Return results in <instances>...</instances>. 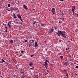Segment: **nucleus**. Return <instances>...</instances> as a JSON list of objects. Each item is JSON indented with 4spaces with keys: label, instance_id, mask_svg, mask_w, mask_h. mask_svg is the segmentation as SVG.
Instances as JSON below:
<instances>
[{
    "label": "nucleus",
    "instance_id": "ea45409f",
    "mask_svg": "<svg viewBox=\"0 0 78 78\" xmlns=\"http://www.w3.org/2000/svg\"><path fill=\"white\" fill-rule=\"evenodd\" d=\"M20 73H24V72H22L21 71H20Z\"/></svg>",
    "mask_w": 78,
    "mask_h": 78
},
{
    "label": "nucleus",
    "instance_id": "09e8293b",
    "mask_svg": "<svg viewBox=\"0 0 78 78\" xmlns=\"http://www.w3.org/2000/svg\"><path fill=\"white\" fill-rule=\"evenodd\" d=\"M11 62V60H9V62Z\"/></svg>",
    "mask_w": 78,
    "mask_h": 78
},
{
    "label": "nucleus",
    "instance_id": "39448f33",
    "mask_svg": "<svg viewBox=\"0 0 78 78\" xmlns=\"http://www.w3.org/2000/svg\"><path fill=\"white\" fill-rule=\"evenodd\" d=\"M23 6L24 8V9L26 10V11L28 10V8H27V6H26V5H23Z\"/></svg>",
    "mask_w": 78,
    "mask_h": 78
},
{
    "label": "nucleus",
    "instance_id": "e433bc0d",
    "mask_svg": "<svg viewBox=\"0 0 78 78\" xmlns=\"http://www.w3.org/2000/svg\"><path fill=\"white\" fill-rule=\"evenodd\" d=\"M58 55H61V53H60L58 54Z\"/></svg>",
    "mask_w": 78,
    "mask_h": 78
},
{
    "label": "nucleus",
    "instance_id": "9b49d317",
    "mask_svg": "<svg viewBox=\"0 0 78 78\" xmlns=\"http://www.w3.org/2000/svg\"><path fill=\"white\" fill-rule=\"evenodd\" d=\"M64 65H66V66H68L69 64L67 62H65L64 63Z\"/></svg>",
    "mask_w": 78,
    "mask_h": 78
},
{
    "label": "nucleus",
    "instance_id": "0eeeda50",
    "mask_svg": "<svg viewBox=\"0 0 78 78\" xmlns=\"http://www.w3.org/2000/svg\"><path fill=\"white\" fill-rule=\"evenodd\" d=\"M33 65V63L32 62H30L29 63V65L30 67H31V66H32Z\"/></svg>",
    "mask_w": 78,
    "mask_h": 78
},
{
    "label": "nucleus",
    "instance_id": "c756f323",
    "mask_svg": "<svg viewBox=\"0 0 78 78\" xmlns=\"http://www.w3.org/2000/svg\"><path fill=\"white\" fill-rule=\"evenodd\" d=\"M44 63H45V64H46V65H48V63L47 62H45Z\"/></svg>",
    "mask_w": 78,
    "mask_h": 78
},
{
    "label": "nucleus",
    "instance_id": "6e6d98bb",
    "mask_svg": "<svg viewBox=\"0 0 78 78\" xmlns=\"http://www.w3.org/2000/svg\"><path fill=\"white\" fill-rule=\"evenodd\" d=\"M6 55V56H7V57L8 56V55Z\"/></svg>",
    "mask_w": 78,
    "mask_h": 78
},
{
    "label": "nucleus",
    "instance_id": "7ed1b4c3",
    "mask_svg": "<svg viewBox=\"0 0 78 78\" xmlns=\"http://www.w3.org/2000/svg\"><path fill=\"white\" fill-rule=\"evenodd\" d=\"M55 30V29H54L52 28L51 29V30H49L48 31V33H50V34H51L53 32V31Z\"/></svg>",
    "mask_w": 78,
    "mask_h": 78
},
{
    "label": "nucleus",
    "instance_id": "13d9d810",
    "mask_svg": "<svg viewBox=\"0 0 78 78\" xmlns=\"http://www.w3.org/2000/svg\"><path fill=\"white\" fill-rule=\"evenodd\" d=\"M16 23H19L17 22H16Z\"/></svg>",
    "mask_w": 78,
    "mask_h": 78
},
{
    "label": "nucleus",
    "instance_id": "aec40b11",
    "mask_svg": "<svg viewBox=\"0 0 78 78\" xmlns=\"http://www.w3.org/2000/svg\"><path fill=\"white\" fill-rule=\"evenodd\" d=\"M45 62H48V63H49V61L48 60H45Z\"/></svg>",
    "mask_w": 78,
    "mask_h": 78
},
{
    "label": "nucleus",
    "instance_id": "e2e57ef3",
    "mask_svg": "<svg viewBox=\"0 0 78 78\" xmlns=\"http://www.w3.org/2000/svg\"><path fill=\"white\" fill-rule=\"evenodd\" d=\"M77 17H78V14H77Z\"/></svg>",
    "mask_w": 78,
    "mask_h": 78
},
{
    "label": "nucleus",
    "instance_id": "bb28decb",
    "mask_svg": "<svg viewBox=\"0 0 78 78\" xmlns=\"http://www.w3.org/2000/svg\"><path fill=\"white\" fill-rule=\"evenodd\" d=\"M20 19V20H21V22H23V21L22 20V18H21Z\"/></svg>",
    "mask_w": 78,
    "mask_h": 78
},
{
    "label": "nucleus",
    "instance_id": "4468645a",
    "mask_svg": "<svg viewBox=\"0 0 78 78\" xmlns=\"http://www.w3.org/2000/svg\"><path fill=\"white\" fill-rule=\"evenodd\" d=\"M13 16H14V19H16V18H17V17H16V14H14L13 15Z\"/></svg>",
    "mask_w": 78,
    "mask_h": 78
},
{
    "label": "nucleus",
    "instance_id": "a211bd4d",
    "mask_svg": "<svg viewBox=\"0 0 78 78\" xmlns=\"http://www.w3.org/2000/svg\"><path fill=\"white\" fill-rule=\"evenodd\" d=\"M34 67H32V68H30V70H34L33 69H34Z\"/></svg>",
    "mask_w": 78,
    "mask_h": 78
},
{
    "label": "nucleus",
    "instance_id": "4be33fe9",
    "mask_svg": "<svg viewBox=\"0 0 78 78\" xmlns=\"http://www.w3.org/2000/svg\"><path fill=\"white\" fill-rule=\"evenodd\" d=\"M2 62H5V61L3 59H2Z\"/></svg>",
    "mask_w": 78,
    "mask_h": 78
},
{
    "label": "nucleus",
    "instance_id": "49530a36",
    "mask_svg": "<svg viewBox=\"0 0 78 78\" xmlns=\"http://www.w3.org/2000/svg\"><path fill=\"white\" fill-rule=\"evenodd\" d=\"M20 24L21 25H22V22H20Z\"/></svg>",
    "mask_w": 78,
    "mask_h": 78
},
{
    "label": "nucleus",
    "instance_id": "680f3d73",
    "mask_svg": "<svg viewBox=\"0 0 78 78\" xmlns=\"http://www.w3.org/2000/svg\"><path fill=\"white\" fill-rule=\"evenodd\" d=\"M68 42H70V41H69Z\"/></svg>",
    "mask_w": 78,
    "mask_h": 78
},
{
    "label": "nucleus",
    "instance_id": "a878e982",
    "mask_svg": "<svg viewBox=\"0 0 78 78\" xmlns=\"http://www.w3.org/2000/svg\"><path fill=\"white\" fill-rule=\"evenodd\" d=\"M21 52V53H24V51L23 50H22Z\"/></svg>",
    "mask_w": 78,
    "mask_h": 78
},
{
    "label": "nucleus",
    "instance_id": "58836bf2",
    "mask_svg": "<svg viewBox=\"0 0 78 78\" xmlns=\"http://www.w3.org/2000/svg\"><path fill=\"white\" fill-rule=\"evenodd\" d=\"M0 63H1V64H3V62H2V61H0Z\"/></svg>",
    "mask_w": 78,
    "mask_h": 78
},
{
    "label": "nucleus",
    "instance_id": "a19ab883",
    "mask_svg": "<svg viewBox=\"0 0 78 78\" xmlns=\"http://www.w3.org/2000/svg\"><path fill=\"white\" fill-rule=\"evenodd\" d=\"M38 76V75H36V78H38V76Z\"/></svg>",
    "mask_w": 78,
    "mask_h": 78
},
{
    "label": "nucleus",
    "instance_id": "20e7f679",
    "mask_svg": "<svg viewBox=\"0 0 78 78\" xmlns=\"http://www.w3.org/2000/svg\"><path fill=\"white\" fill-rule=\"evenodd\" d=\"M51 12L53 14H55V8H52L51 10Z\"/></svg>",
    "mask_w": 78,
    "mask_h": 78
},
{
    "label": "nucleus",
    "instance_id": "f3484780",
    "mask_svg": "<svg viewBox=\"0 0 78 78\" xmlns=\"http://www.w3.org/2000/svg\"><path fill=\"white\" fill-rule=\"evenodd\" d=\"M36 23V21H34V23H33V25H35Z\"/></svg>",
    "mask_w": 78,
    "mask_h": 78
},
{
    "label": "nucleus",
    "instance_id": "ddd939ff",
    "mask_svg": "<svg viewBox=\"0 0 78 78\" xmlns=\"http://www.w3.org/2000/svg\"><path fill=\"white\" fill-rule=\"evenodd\" d=\"M13 10L16 11V10H17L18 11L19 10V8L17 7H16L15 9H14Z\"/></svg>",
    "mask_w": 78,
    "mask_h": 78
},
{
    "label": "nucleus",
    "instance_id": "774afa93",
    "mask_svg": "<svg viewBox=\"0 0 78 78\" xmlns=\"http://www.w3.org/2000/svg\"><path fill=\"white\" fill-rule=\"evenodd\" d=\"M14 76H16V75H14Z\"/></svg>",
    "mask_w": 78,
    "mask_h": 78
},
{
    "label": "nucleus",
    "instance_id": "1a4fd4ad",
    "mask_svg": "<svg viewBox=\"0 0 78 78\" xmlns=\"http://www.w3.org/2000/svg\"><path fill=\"white\" fill-rule=\"evenodd\" d=\"M18 17L19 18V19H20L21 18V16H20V13H18L17 14Z\"/></svg>",
    "mask_w": 78,
    "mask_h": 78
},
{
    "label": "nucleus",
    "instance_id": "603ef678",
    "mask_svg": "<svg viewBox=\"0 0 78 78\" xmlns=\"http://www.w3.org/2000/svg\"><path fill=\"white\" fill-rule=\"evenodd\" d=\"M54 28L55 29H56V27H54Z\"/></svg>",
    "mask_w": 78,
    "mask_h": 78
},
{
    "label": "nucleus",
    "instance_id": "37998d69",
    "mask_svg": "<svg viewBox=\"0 0 78 78\" xmlns=\"http://www.w3.org/2000/svg\"><path fill=\"white\" fill-rule=\"evenodd\" d=\"M62 20L63 21L64 20V18H63Z\"/></svg>",
    "mask_w": 78,
    "mask_h": 78
},
{
    "label": "nucleus",
    "instance_id": "4c0bfd02",
    "mask_svg": "<svg viewBox=\"0 0 78 78\" xmlns=\"http://www.w3.org/2000/svg\"><path fill=\"white\" fill-rule=\"evenodd\" d=\"M66 76L67 77H68V76H69V75H68V74L67 73H66Z\"/></svg>",
    "mask_w": 78,
    "mask_h": 78
},
{
    "label": "nucleus",
    "instance_id": "338daca9",
    "mask_svg": "<svg viewBox=\"0 0 78 78\" xmlns=\"http://www.w3.org/2000/svg\"><path fill=\"white\" fill-rule=\"evenodd\" d=\"M17 12H19V11H17Z\"/></svg>",
    "mask_w": 78,
    "mask_h": 78
},
{
    "label": "nucleus",
    "instance_id": "393cba45",
    "mask_svg": "<svg viewBox=\"0 0 78 78\" xmlns=\"http://www.w3.org/2000/svg\"><path fill=\"white\" fill-rule=\"evenodd\" d=\"M59 13H57V16H59Z\"/></svg>",
    "mask_w": 78,
    "mask_h": 78
},
{
    "label": "nucleus",
    "instance_id": "2eb2a0df",
    "mask_svg": "<svg viewBox=\"0 0 78 78\" xmlns=\"http://www.w3.org/2000/svg\"><path fill=\"white\" fill-rule=\"evenodd\" d=\"M60 58H61V60H62V59H63V56H60Z\"/></svg>",
    "mask_w": 78,
    "mask_h": 78
},
{
    "label": "nucleus",
    "instance_id": "c85d7f7f",
    "mask_svg": "<svg viewBox=\"0 0 78 78\" xmlns=\"http://www.w3.org/2000/svg\"><path fill=\"white\" fill-rule=\"evenodd\" d=\"M72 11H73V15H74V13H75V12L74 11V10H72Z\"/></svg>",
    "mask_w": 78,
    "mask_h": 78
},
{
    "label": "nucleus",
    "instance_id": "2f4dec72",
    "mask_svg": "<svg viewBox=\"0 0 78 78\" xmlns=\"http://www.w3.org/2000/svg\"><path fill=\"white\" fill-rule=\"evenodd\" d=\"M44 24L41 23V27H44Z\"/></svg>",
    "mask_w": 78,
    "mask_h": 78
},
{
    "label": "nucleus",
    "instance_id": "6ab92c4d",
    "mask_svg": "<svg viewBox=\"0 0 78 78\" xmlns=\"http://www.w3.org/2000/svg\"><path fill=\"white\" fill-rule=\"evenodd\" d=\"M5 10H7V11H11V10H10L6 8Z\"/></svg>",
    "mask_w": 78,
    "mask_h": 78
},
{
    "label": "nucleus",
    "instance_id": "864d4df0",
    "mask_svg": "<svg viewBox=\"0 0 78 78\" xmlns=\"http://www.w3.org/2000/svg\"><path fill=\"white\" fill-rule=\"evenodd\" d=\"M75 75H78L77 74H75Z\"/></svg>",
    "mask_w": 78,
    "mask_h": 78
},
{
    "label": "nucleus",
    "instance_id": "f03ea898",
    "mask_svg": "<svg viewBox=\"0 0 78 78\" xmlns=\"http://www.w3.org/2000/svg\"><path fill=\"white\" fill-rule=\"evenodd\" d=\"M11 23H12V21H9V22H8L7 24V25L8 26V27H9L10 28H11Z\"/></svg>",
    "mask_w": 78,
    "mask_h": 78
},
{
    "label": "nucleus",
    "instance_id": "c9c22d12",
    "mask_svg": "<svg viewBox=\"0 0 78 78\" xmlns=\"http://www.w3.org/2000/svg\"><path fill=\"white\" fill-rule=\"evenodd\" d=\"M34 55H30V57H33V56H34Z\"/></svg>",
    "mask_w": 78,
    "mask_h": 78
},
{
    "label": "nucleus",
    "instance_id": "f704fd0d",
    "mask_svg": "<svg viewBox=\"0 0 78 78\" xmlns=\"http://www.w3.org/2000/svg\"><path fill=\"white\" fill-rule=\"evenodd\" d=\"M29 47H31V44H29Z\"/></svg>",
    "mask_w": 78,
    "mask_h": 78
},
{
    "label": "nucleus",
    "instance_id": "f257e3e1",
    "mask_svg": "<svg viewBox=\"0 0 78 78\" xmlns=\"http://www.w3.org/2000/svg\"><path fill=\"white\" fill-rule=\"evenodd\" d=\"M58 33H57V34L58 36L60 37L61 35V36H62L64 38H66V34H65L66 32H65V31H58Z\"/></svg>",
    "mask_w": 78,
    "mask_h": 78
},
{
    "label": "nucleus",
    "instance_id": "bf43d9fd",
    "mask_svg": "<svg viewBox=\"0 0 78 78\" xmlns=\"http://www.w3.org/2000/svg\"><path fill=\"white\" fill-rule=\"evenodd\" d=\"M48 72H49L48 70H47Z\"/></svg>",
    "mask_w": 78,
    "mask_h": 78
},
{
    "label": "nucleus",
    "instance_id": "9d476101",
    "mask_svg": "<svg viewBox=\"0 0 78 78\" xmlns=\"http://www.w3.org/2000/svg\"><path fill=\"white\" fill-rule=\"evenodd\" d=\"M36 47H38V45H37V41L35 42L34 47L36 48Z\"/></svg>",
    "mask_w": 78,
    "mask_h": 78
},
{
    "label": "nucleus",
    "instance_id": "f8f14e48",
    "mask_svg": "<svg viewBox=\"0 0 78 78\" xmlns=\"http://www.w3.org/2000/svg\"><path fill=\"white\" fill-rule=\"evenodd\" d=\"M9 43H10V44H12V43H14V41H13V40H10Z\"/></svg>",
    "mask_w": 78,
    "mask_h": 78
},
{
    "label": "nucleus",
    "instance_id": "b1692460",
    "mask_svg": "<svg viewBox=\"0 0 78 78\" xmlns=\"http://www.w3.org/2000/svg\"><path fill=\"white\" fill-rule=\"evenodd\" d=\"M8 7H11V5L10 4H8Z\"/></svg>",
    "mask_w": 78,
    "mask_h": 78
},
{
    "label": "nucleus",
    "instance_id": "72a5a7b5",
    "mask_svg": "<svg viewBox=\"0 0 78 78\" xmlns=\"http://www.w3.org/2000/svg\"><path fill=\"white\" fill-rule=\"evenodd\" d=\"M27 40H24V42H27Z\"/></svg>",
    "mask_w": 78,
    "mask_h": 78
},
{
    "label": "nucleus",
    "instance_id": "69168bd1",
    "mask_svg": "<svg viewBox=\"0 0 78 78\" xmlns=\"http://www.w3.org/2000/svg\"><path fill=\"white\" fill-rule=\"evenodd\" d=\"M30 41H29V42H31L30 41H30Z\"/></svg>",
    "mask_w": 78,
    "mask_h": 78
},
{
    "label": "nucleus",
    "instance_id": "5fc2aeb1",
    "mask_svg": "<svg viewBox=\"0 0 78 78\" xmlns=\"http://www.w3.org/2000/svg\"><path fill=\"white\" fill-rule=\"evenodd\" d=\"M19 2H19V1H18V3H19Z\"/></svg>",
    "mask_w": 78,
    "mask_h": 78
},
{
    "label": "nucleus",
    "instance_id": "4d7b16f0",
    "mask_svg": "<svg viewBox=\"0 0 78 78\" xmlns=\"http://www.w3.org/2000/svg\"><path fill=\"white\" fill-rule=\"evenodd\" d=\"M71 41H73V40H72V39H71Z\"/></svg>",
    "mask_w": 78,
    "mask_h": 78
},
{
    "label": "nucleus",
    "instance_id": "a18cd8bd",
    "mask_svg": "<svg viewBox=\"0 0 78 78\" xmlns=\"http://www.w3.org/2000/svg\"><path fill=\"white\" fill-rule=\"evenodd\" d=\"M62 15H63V16H64V13L63 12H62Z\"/></svg>",
    "mask_w": 78,
    "mask_h": 78
},
{
    "label": "nucleus",
    "instance_id": "7c9ffc66",
    "mask_svg": "<svg viewBox=\"0 0 78 78\" xmlns=\"http://www.w3.org/2000/svg\"><path fill=\"white\" fill-rule=\"evenodd\" d=\"M23 55L22 54H20V56H22Z\"/></svg>",
    "mask_w": 78,
    "mask_h": 78
},
{
    "label": "nucleus",
    "instance_id": "052dcab7",
    "mask_svg": "<svg viewBox=\"0 0 78 78\" xmlns=\"http://www.w3.org/2000/svg\"><path fill=\"white\" fill-rule=\"evenodd\" d=\"M68 49H68V50H70V49H69V48H67Z\"/></svg>",
    "mask_w": 78,
    "mask_h": 78
},
{
    "label": "nucleus",
    "instance_id": "412c9836",
    "mask_svg": "<svg viewBox=\"0 0 78 78\" xmlns=\"http://www.w3.org/2000/svg\"><path fill=\"white\" fill-rule=\"evenodd\" d=\"M38 25L39 27H41V23L38 24Z\"/></svg>",
    "mask_w": 78,
    "mask_h": 78
},
{
    "label": "nucleus",
    "instance_id": "423d86ee",
    "mask_svg": "<svg viewBox=\"0 0 78 78\" xmlns=\"http://www.w3.org/2000/svg\"><path fill=\"white\" fill-rule=\"evenodd\" d=\"M3 25H5V32H7V31L8 30V27H6V24L5 23H3Z\"/></svg>",
    "mask_w": 78,
    "mask_h": 78
},
{
    "label": "nucleus",
    "instance_id": "dca6fc26",
    "mask_svg": "<svg viewBox=\"0 0 78 78\" xmlns=\"http://www.w3.org/2000/svg\"><path fill=\"white\" fill-rule=\"evenodd\" d=\"M48 65H46V64H44V66H45V67H46V69H47V67Z\"/></svg>",
    "mask_w": 78,
    "mask_h": 78
},
{
    "label": "nucleus",
    "instance_id": "5701e85b",
    "mask_svg": "<svg viewBox=\"0 0 78 78\" xmlns=\"http://www.w3.org/2000/svg\"><path fill=\"white\" fill-rule=\"evenodd\" d=\"M62 23V21H61L59 20V23Z\"/></svg>",
    "mask_w": 78,
    "mask_h": 78
},
{
    "label": "nucleus",
    "instance_id": "8fccbe9b",
    "mask_svg": "<svg viewBox=\"0 0 78 78\" xmlns=\"http://www.w3.org/2000/svg\"><path fill=\"white\" fill-rule=\"evenodd\" d=\"M66 51H68V49L67 48H66Z\"/></svg>",
    "mask_w": 78,
    "mask_h": 78
},
{
    "label": "nucleus",
    "instance_id": "cd10ccee",
    "mask_svg": "<svg viewBox=\"0 0 78 78\" xmlns=\"http://www.w3.org/2000/svg\"><path fill=\"white\" fill-rule=\"evenodd\" d=\"M25 77V76H24V75H23L22 77L21 78H24Z\"/></svg>",
    "mask_w": 78,
    "mask_h": 78
},
{
    "label": "nucleus",
    "instance_id": "c03bdc74",
    "mask_svg": "<svg viewBox=\"0 0 78 78\" xmlns=\"http://www.w3.org/2000/svg\"><path fill=\"white\" fill-rule=\"evenodd\" d=\"M45 75H48V73H45Z\"/></svg>",
    "mask_w": 78,
    "mask_h": 78
},
{
    "label": "nucleus",
    "instance_id": "de8ad7c7",
    "mask_svg": "<svg viewBox=\"0 0 78 78\" xmlns=\"http://www.w3.org/2000/svg\"><path fill=\"white\" fill-rule=\"evenodd\" d=\"M75 68H78V66H76Z\"/></svg>",
    "mask_w": 78,
    "mask_h": 78
},
{
    "label": "nucleus",
    "instance_id": "79ce46f5",
    "mask_svg": "<svg viewBox=\"0 0 78 78\" xmlns=\"http://www.w3.org/2000/svg\"><path fill=\"white\" fill-rule=\"evenodd\" d=\"M64 71H65L66 72V73H67V71H66V69L63 70Z\"/></svg>",
    "mask_w": 78,
    "mask_h": 78
},
{
    "label": "nucleus",
    "instance_id": "3c124183",
    "mask_svg": "<svg viewBox=\"0 0 78 78\" xmlns=\"http://www.w3.org/2000/svg\"><path fill=\"white\" fill-rule=\"evenodd\" d=\"M60 1H61V2H63V1H64L63 0H60Z\"/></svg>",
    "mask_w": 78,
    "mask_h": 78
},
{
    "label": "nucleus",
    "instance_id": "6e6552de",
    "mask_svg": "<svg viewBox=\"0 0 78 78\" xmlns=\"http://www.w3.org/2000/svg\"><path fill=\"white\" fill-rule=\"evenodd\" d=\"M75 9V7L74 6H73L72 7V11H73Z\"/></svg>",
    "mask_w": 78,
    "mask_h": 78
},
{
    "label": "nucleus",
    "instance_id": "473e14b6",
    "mask_svg": "<svg viewBox=\"0 0 78 78\" xmlns=\"http://www.w3.org/2000/svg\"><path fill=\"white\" fill-rule=\"evenodd\" d=\"M30 41H32V42H34V40H30Z\"/></svg>",
    "mask_w": 78,
    "mask_h": 78
},
{
    "label": "nucleus",
    "instance_id": "0e129e2a",
    "mask_svg": "<svg viewBox=\"0 0 78 78\" xmlns=\"http://www.w3.org/2000/svg\"><path fill=\"white\" fill-rule=\"evenodd\" d=\"M60 19H62V18H61Z\"/></svg>",
    "mask_w": 78,
    "mask_h": 78
}]
</instances>
